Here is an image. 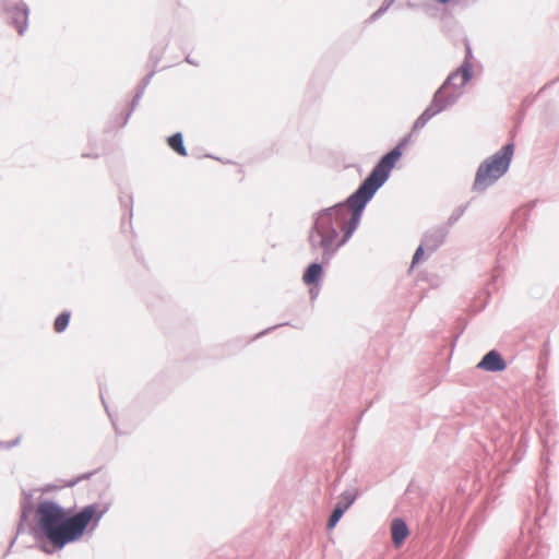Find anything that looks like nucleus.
Masks as SVG:
<instances>
[{
    "mask_svg": "<svg viewBox=\"0 0 559 559\" xmlns=\"http://www.w3.org/2000/svg\"><path fill=\"white\" fill-rule=\"evenodd\" d=\"M407 144L408 139H404L382 156L358 190L348 198L346 204L331 207L318 215L313 231L310 234L312 247L331 252L350 237L360 221L366 203L388 180Z\"/></svg>",
    "mask_w": 559,
    "mask_h": 559,
    "instance_id": "nucleus-1",
    "label": "nucleus"
},
{
    "mask_svg": "<svg viewBox=\"0 0 559 559\" xmlns=\"http://www.w3.org/2000/svg\"><path fill=\"white\" fill-rule=\"evenodd\" d=\"M103 513L96 504L84 507L70 515L66 509L52 501H41L35 510V522L40 533L56 548L80 540L90 524L96 525Z\"/></svg>",
    "mask_w": 559,
    "mask_h": 559,
    "instance_id": "nucleus-2",
    "label": "nucleus"
},
{
    "mask_svg": "<svg viewBox=\"0 0 559 559\" xmlns=\"http://www.w3.org/2000/svg\"><path fill=\"white\" fill-rule=\"evenodd\" d=\"M512 155L513 145L507 144L495 155L486 159L477 170L474 188L484 190L500 178L508 170Z\"/></svg>",
    "mask_w": 559,
    "mask_h": 559,
    "instance_id": "nucleus-3",
    "label": "nucleus"
},
{
    "mask_svg": "<svg viewBox=\"0 0 559 559\" xmlns=\"http://www.w3.org/2000/svg\"><path fill=\"white\" fill-rule=\"evenodd\" d=\"M477 367L485 371L497 372L507 368V364L497 350H490L478 362Z\"/></svg>",
    "mask_w": 559,
    "mask_h": 559,
    "instance_id": "nucleus-4",
    "label": "nucleus"
},
{
    "mask_svg": "<svg viewBox=\"0 0 559 559\" xmlns=\"http://www.w3.org/2000/svg\"><path fill=\"white\" fill-rule=\"evenodd\" d=\"M392 540L396 547L401 546L408 536V528L404 521L395 519L391 524Z\"/></svg>",
    "mask_w": 559,
    "mask_h": 559,
    "instance_id": "nucleus-5",
    "label": "nucleus"
},
{
    "mask_svg": "<svg viewBox=\"0 0 559 559\" xmlns=\"http://www.w3.org/2000/svg\"><path fill=\"white\" fill-rule=\"evenodd\" d=\"M322 266L318 263H312L308 266L306 272L304 273L302 281L307 285L316 284L322 276Z\"/></svg>",
    "mask_w": 559,
    "mask_h": 559,
    "instance_id": "nucleus-6",
    "label": "nucleus"
},
{
    "mask_svg": "<svg viewBox=\"0 0 559 559\" xmlns=\"http://www.w3.org/2000/svg\"><path fill=\"white\" fill-rule=\"evenodd\" d=\"M13 22L17 28L19 34H23V31L27 22V10L26 8H16L12 15Z\"/></svg>",
    "mask_w": 559,
    "mask_h": 559,
    "instance_id": "nucleus-7",
    "label": "nucleus"
},
{
    "mask_svg": "<svg viewBox=\"0 0 559 559\" xmlns=\"http://www.w3.org/2000/svg\"><path fill=\"white\" fill-rule=\"evenodd\" d=\"M168 145L179 155L186 156L187 150L183 145L182 135L180 133H175L167 140Z\"/></svg>",
    "mask_w": 559,
    "mask_h": 559,
    "instance_id": "nucleus-8",
    "label": "nucleus"
},
{
    "mask_svg": "<svg viewBox=\"0 0 559 559\" xmlns=\"http://www.w3.org/2000/svg\"><path fill=\"white\" fill-rule=\"evenodd\" d=\"M69 321H70V312H62L61 314H59L53 322L55 331L57 333L63 332L67 329Z\"/></svg>",
    "mask_w": 559,
    "mask_h": 559,
    "instance_id": "nucleus-9",
    "label": "nucleus"
},
{
    "mask_svg": "<svg viewBox=\"0 0 559 559\" xmlns=\"http://www.w3.org/2000/svg\"><path fill=\"white\" fill-rule=\"evenodd\" d=\"M345 511H346L345 508H342V503H337V506L335 507V509L333 510V512L329 519V523H328L329 528H332L336 525V523L340 521V519L342 518V515L344 514Z\"/></svg>",
    "mask_w": 559,
    "mask_h": 559,
    "instance_id": "nucleus-10",
    "label": "nucleus"
},
{
    "mask_svg": "<svg viewBox=\"0 0 559 559\" xmlns=\"http://www.w3.org/2000/svg\"><path fill=\"white\" fill-rule=\"evenodd\" d=\"M461 74L463 83H466L472 78V63L467 58L464 64L461 67Z\"/></svg>",
    "mask_w": 559,
    "mask_h": 559,
    "instance_id": "nucleus-11",
    "label": "nucleus"
},
{
    "mask_svg": "<svg viewBox=\"0 0 559 559\" xmlns=\"http://www.w3.org/2000/svg\"><path fill=\"white\" fill-rule=\"evenodd\" d=\"M356 496L352 492H344L341 496V501L338 503H342V508H345L347 510L352 503L355 501Z\"/></svg>",
    "mask_w": 559,
    "mask_h": 559,
    "instance_id": "nucleus-12",
    "label": "nucleus"
},
{
    "mask_svg": "<svg viewBox=\"0 0 559 559\" xmlns=\"http://www.w3.org/2000/svg\"><path fill=\"white\" fill-rule=\"evenodd\" d=\"M424 257V249L423 247H418L412 261V269L423 259Z\"/></svg>",
    "mask_w": 559,
    "mask_h": 559,
    "instance_id": "nucleus-13",
    "label": "nucleus"
},
{
    "mask_svg": "<svg viewBox=\"0 0 559 559\" xmlns=\"http://www.w3.org/2000/svg\"><path fill=\"white\" fill-rule=\"evenodd\" d=\"M427 116H428V111H426L425 114H423V115L417 119V121H416V123H415V127L417 128V127H419V126H424V124H425V122H426V120H427V118H426Z\"/></svg>",
    "mask_w": 559,
    "mask_h": 559,
    "instance_id": "nucleus-14",
    "label": "nucleus"
}]
</instances>
